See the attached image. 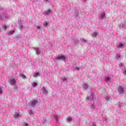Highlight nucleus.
<instances>
[{"label": "nucleus", "instance_id": "7ed1b4c3", "mask_svg": "<svg viewBox=\"0 0 126 126\" xmlns=\"http://www.w3.org/2000/svg\"><path fill=\"white\" fill-rule=\"evenodd\" d=\"M118 92L120 94H123V93L125 92V90L122 86H119L118 89Z\"/></svg>", "mask_w": 126, "mask_h": 126}, {"label": "nucleus", "instance_id": "6e6552de", "mask_svg": "<svg viewBox=\"0 0 126 126\" xmlns=\"http://www.w3.org/2000/svg\"><path fill=\"white\" fill-rule=\"evenodd\" d=\"M48 24H49V22L45 21L43 23V26L47 27V26H48Z\"/></svg>", "mask_w": 126, "mask_h": 126}, {"label": "nucleus", "instance_id": "0eeeda50", "mask_svg": "<svg viewBox=\"0 0 126 126\" xmlns=\"http://www.w3.org/2000/svg\"><path fill=\"white\" fill-rule=\"evenodd\" d=\"M33 76V77H37L38 76H40V73H39V72H35Z\"/></svg>", "mask_w": 126, "mask_h": 126}, {"label": "nucleus", "instance_id": "f3484780", "mask_svg": "<svg viewBox=\"0 0 126 126\" xmlns=\"http://www.w3.org/2000/svg\"><path fill=\"white\" fill-rule=\"evenodd\" d=\"M93 34L94 35V36H97V32H94L93 33Z\"/></svg>", "mask_w": 126, "mask_h": 126}, {"label": "nucleus", "instance_id": "2eb2a0df", "mask_svg": "<svg viewBox=\"0 0 126 126\" xmlns=\"http://www.w3.org/2000/svg\"><path fill=\"white\" fill-rule=\"evenodd\" d=\"M6 28H7V27L5 26H3L2 27V29H3V30H4V31L6 30Z\"/></svg>", "mask_w": 126, "mask_h": 126}, {"label": "nucleus", "instance_id": "aec40b11", "mask_svg": "<svg viewBox=\"0 0 126 126\" xmlns=\"http://www.w3.org/2000/svg\"><path fill=\"white\" fill-rule=\"evenodd\" d=\"M75 69H76V70H79V67H75Z\"/></svg>", "mask_w": 126, "mask_h": 126}, {"label": "nucleus", "instance_id": "a878e982", "mask_svg": "<svg viewBox=\"0 0 126 126\" xmlns=\"http://www.w3.org/2000/svg\"><path fill=\"white\" fill-rule=\"evenodd\" d=\"M85 85H86L87 86V88L88 87V86H87V85L85 84Z\"/></svg>", "mask_w": 126, "mask_h": 126}, {"label": "nucleus", "instance_id": "ddd939ff", "mask_svg": "<svg viewBox=\"0 0 126 126\" xmlns=\"http://www.w3.org/2000/svg\"><path fill=\"white\" fill-rule=\"evenodd\" d=\"M106 100L107 101H111V100H112V98L110 97H107L106 98Z\"/></svg>", "mask_w": 126, "mask_h": 126}, {"label": "nucleus", "instance_id": "1a4fd4ad", "mask_svg": "<svg viewBox=\"0 0 126 126\" xmlns=\"http://www.w3.org/2000/svg\"><path fill=\"white\" fill-rule=\"evenodd\" d=\"M105 81L106 82H109L111 81V79H110V77H105Z\"/></svg>", "mask_w": 126, "mask_h": 126}, {"label": "nucleus", "instance_id": "4be33fe9", "mask_svg": "<svg viewBox=\"0 0 126 126\" xmlns=\"http://www.w3.org/2000/svg\"><path fill=\"white\" fill-rule=\"evenodd\" d=\"M122 47H124V45H123V44H120V48H122Z\"/></svg>", "mask_w": 126, "mask_h": 126}, {"label": "nucleus", "instance_id": "5701e85b", "mask_svg": "<svg viewBox=\"0 0 126 126\" xmlns=\"http://www.w3.org/2000/svg\"><path fill=\"white\" fill-rule=\"evenodd\" d=\"M58 116H55V120H57V121H58Z\"/></svg>", "mask_w": 126, "mask_h": 126}, {"label": "nucleus", "instance_id": "c756f323", "mask_svg": "<svg viewBox=\"0 0 126 126\" xmlns=\"http://www.w3.org/2000/svg\"><path fill=\"white\" fill-rule=\"evenodd\" d=\"M12 33H13V32H12Z\"/></svg>", "mask_w": 126, "mask_h": 126}, {"label": "nucleus", "instance_id": "9b49d317", "mask_svg": "<svg viewBox=\"0 0 126 126\" xmlns=\"http://www.w3.org/2000/svg\"><path fill=\"white\" fill-rule=\"evenodd\" d=\"M15 118H19V117H20V115L19 114V113H16L15 114Z\"/></svg>", "mask_w": 126, "mask_h": 126}, {"label": "nucleus", "instance_id": "412c9836", "mask_svg": "<svg viewBox=\"0 0 126 126\" xmlns=\"http://www.w3.org/2000/svg\"><path fill=\"white\" fill-rule=\"evenodd\" d=\"M67 120L68 121H71V118H67Z\"/></svg>", "mask_w": 126, "mask_h": 126}, {"label": "nucleus", "instance_id": "6ab92c4d", "mask_svg": "<svg viewBox=\"0 0 126 126\" xmlns=\"http://www.w3.org/2000/svg\"><path fill=\"white\" fill-rule=\"evenodd\" d=\"M105 13H102L101 14V16H105Z\"/></svg>", "mask_w": 126, "mask_h": 126}, {"label": "nucleus", "instance_id": "4468645a", "mask_svg": "<svg viewBox=\"0 0 126 126\" xmlns=\"http://www.w3.org/2000/svg\"><path fill=\"white\" fill-rule=\"evenodd\" d=\"M36 54L39 56V49L38 48L36 49Z\"/></svg>", "mask_w": 126, "mask_h": 126}, {"label": "nucleus", "instance_id": "dca6fc26", "mask_svg": "<svg viewBox=\"0 0 126 126\" xmlns=\"http://www.w3.org/2000/svg\"><path fill=\"white\" fill-rule=\"evenodd\" d=\"M37 85H38V84L36 82L33 83V86H34V87H36V86H37Z\"/></svg>", "mask_w": 126, "mask_h": 126}, {"label": "nucleus", "instance_id": "b1692460", "mask_svg": "<svg viewBox=\"0 0 126 126\" xmlns=\"http://www.w3.org/2000/svg\"><path fill=\"white\" fill-rule=\"evenodd\" d=\"M0 93H2V91H1V88H0Z\"/></svg>", "mask_w": 126, "mask_h": 126}, {"label": "nucleus", "instance_id": "9d476101", "mask_svg": "<svg viewBox=\"0 0 126 126\" xmlns=\"http://www.w3.org/2000/svg\"><path fill=\"white\" fill-rule=\"evenodd\" d=\"M120 58H121V55L119 54H117L116 57V60H119V59H120Z\"/></svg>", "mask_w": 126, "mask_h": 126}, {"label": "nucleus", "instance_id": "423d86ee", "mask_svg": "<svg viewBox=\"0 0 126 126\" xmlns=\"http://www.w3.org/2000/svg\"><path fill=\"white\" fill-rule=\"evenodd\" d=\"M52 13V11L51 10L48 9L45 11V14H47V15H49V14Z\"/></svg>", "mask_w": 126, "mask_h": 126}, {"label": "nucleus", "instance_id": "f03ea898", "mask_svg": "<svg viewBox=\"0 0 126 126\" xmlns=\"http://www.w3.org/2000/svg\"><path fill=\"white\" fill-rule=\"evenodd\" d=\"M8 82L10 85H14V84H15L16 81L14 78L12 77L9 80Z\"/></svg>", "mask_w": 126, "mask_h": 126}, {"label": "nucleus", "instance_id": "c85d7f7f", "mask_svg": "<svg viewBox=\"0 0 126 126\" xmlns=\"http://www.w3.org/2000/svg\"><path fill=\"white\" fill-rule=\"evenodd\" d=\"M29 115H31L30 113H29Z\"/></svg>", "mask_w": 126, "mask_h": 126}, {"label": "nucleus", "instance_id": "cd10ccee", "mask_svg": "<svg viewBox=\"0 0 126 126\" xmlns=\"http://www.w3.org/2000/svg\"><path fill=\"white\" fill-rule=\"evenodd\" d=\"M103 17H101V19H103Z\"/></svg>", "mask_w": 126, "mask_h": 126}, {"label": "nucleus", "instance_id": "f8f14e48", "mask_svg": "<svg viewBox=\"0 0 126 126\" xmlns=\"http://www.w3.org/2000/svg\"><path fill=\"white\" fill-rule=\"evenodd\" d=\"M20 76H21V77H22V78H23L24 79H25V78H26V76H25L23 74H21Z\"/></svg>", "mask_w": 126, "mask_h": 126}, {"label": "nucleus", "instance_id": "39448f33", "mask_svg": "<svg viewBox=\"0 0 126 126\" xmlns=\"http://www.w3.org/2000/svg\"><path fill=\"white\" fill-rule=\"evenodd\" d=\"M42 92L43 93H44V94H48V91H47V90H46V88H45L44 87H42Z\"/></svg>", "mask_w": 126, "mask_h": 126}, {"label": "nucleus", "instance_id": "f257e3e1", "mask_svg": "<svg viewBox=\"0 0 126 126\" xmlns=\"http://www.w3.org/2000/svg\"><path fill=\"white\" fill-rule=\"evenodd\" d=\"M30 107H33L34 108H38L39 106V102L37 99H33L30 101L29 103Z\"/></svg>", "mask_w": 126, "mask_h": 126}, {"label": "nucleus", "instance_id": "a211bd4d", "mask_svg": "<svg viewBox=\"0 0 126 126\" xmlns=\"http://www.w3.org/2000/svg\"><path fill=\"white\" fill-rule=\"evenodd\" d=\"M40 27H40L39 26H37L36 27V29H40Z\"/></svg>", "mask_w": 126, "mask_h": 126}, {"label": "nucleus", "instance_id": "20e7f679", "mask_svg": "<svg viewBox=\"0 0 126 126\" xmlns=\"http://www.w3.org/2000/svg\"><path fill=\"white\" fill-rule=\"evenodd\" d=\"M55 59L57 60V61H60V60H62V61H65V57L64 56H61V57H56Z\"/></svg>", "mask_w": 126, "mask_h": 126}, {"label": "nucleus", "instance_id": "bb28decb", "mask_svg": "<svg viewBox=\"0 0 126 126\" xmlns=\"http://www.w3.org/2000/svg\"><path fill=\"white\" fill-rule=\"evenodd\" d=\"M93 126H96V125H94Z\"/></svg>", "mask_w": 126, "mask_h": 126}, {"label": "nucleus", "instance_id": "393cba45", "mask_svg": "<svg viewBox=\"0 0 126 126\" xmlns=\"http://www.w3.org/2000/svg\"><path fill=\"white\" fill-rule=\"evenodd\" d=\"M25 126H28V124H26Z\"/></svg>", "mask_w": 126, "mask_h": 126}]
</instances>
